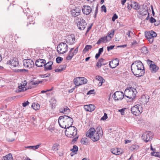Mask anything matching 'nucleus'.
Returning a JSON list of instances; mask_svg holds the SVG:
<instances>
[{"label":"nucleus","mask_w":160,"mask_h":160,"mask_svg":"<svg viewBox=\"0 0 160 160\" xmlns=\"http://www.w3.org/2000/svg\"><path fill=\"white\" fill-rule=\"evenodd\" d=\"M131 70L133 74L138 77L143 76L145 73L143 64L139 60L136 61L132 64Z\"/></svg>","instance_id":"1"},{"label":"nucleus","mask_w":160,"mask_h":160,"mask_svg":"<svg viewBox=\"0 0 160 160\" xmlns=\"http://www.w3.org/2000/svg\"><path fill=\"white\" fill-rule=\"evenodd\" d=\"M58 122L61 127L66 128L72 125L73 120L71 117L67 115H64L59 117Z\"/></svg>","instance_id":"2"},{"label":"nucleus","mask_w":160,"mask_h":160,"mask_svg":"<svg viewBox=\"0 0 160 160\" xmlns=\"http://www.w3.org/2000/svg\"><path fill=\"white\" fill-rule=\"evenodd\" d=\"M86 136L90 138L93 142H96L99 140L101 136L96 132V131L94 128H91L86 132Z\"/></svg>","instance_id":"3"},{"label":"nucleus","mask_w":160,"mask_h":160,"mask_svg":"<svg viewBox=\"0 0 160 160\" xmlns=\"http://www.w3.org/2000/svg\"><path fill=\"white\" fill-rule=\"evenodd\" d=\"M65 131V134L68 137L74 138L77 134V130L74 126H70L68 127Z\"/></svg>","instance_id":"4"},{"label":"nucleus","mask_w":160,"mask_h":160,"mask_svg":"<svg viewBox=\"0 0 160 160\" xmlns=\"http://www.w3.org/2000/svg\"><path fill=\"white\" fill-rule=\"evenodd\" d=\"M68 46L65 43L62 42L60 43L57 47V51L58 53L63 54L68 50Z\"/></svg>","instance_id":"5"},{"label":"nucleus","mask_w":160,"mask_h":160,"mask_svg":"<svg viewBox=\"0 0 160 160\" xmlns=\"http://www.w3.org/2000/svg\"><path fill=\"white\" fill-rule=\"evenodd\" d=\"M142 108L141 105L137 104L131 108L132 113L136 116L139 115L142 112Z\"/></svg>","instance_id":"6"},{"label":"nucleus","mask_w":160,"mask_h":160,"mask_svg":"<svg viewBox=\"0 0 160 160\" xmlns=\"http://www.w3.org/2000/svg\"><path fill=\"white\" fill-rule=\"evenodd\" d=\"M153 134L150 131L147 132L142 135V139L145 142L151 141L153 138Z\"/></svg>","instance_id":"7"},{"label":"nucleus","mask_w":160,"mask_h":160,"mask_svg":"<svg viewBox=\"0 0 160 160\" xmlns=\"http://www.w3.org/2000/svg\"><path fill=\"white\" fill-rule=\"evenodd\" d=\"M112 96L115 100H122L124 96L123 92L119 91H117L115 92Z\"/></svg>","instance_id":"8"},{"label":"nucleus","mask_w":160,"mask_h":160,"mask_svg":"<svg viewBox=\"0 0 160 160\" xmlns=\"http://www.w3.org/2000/svg\"><path fill=\"white\" fill-rule=\"evenodd\" d=\"M7 64L10 65L14 67H18L19 65L18 59L16 58H14L8 61Z\"/></svg>","instance_id":"9"},{"label":"nucleus","mask_w":160,"mask_h":160,"mask_svg":"<svg viewBox=\"0 0 160 160\" xmlns=\"http://www.w3.org/2000/svg\"><path fill=\"white\" fill-rule=\"evenodd\" d=\"M87 23L85 20L82 18L80 19V20L78 21L77 25L79 29L80 30H83L86 28Z\"/></svg>","instance_id":"10"},{"label":"nucleus","mask_w":160,"mask_h":160,"mask_svg":"<svg viewBox=\"0 0 160 160\" xmlns=\"http://www.w3.org/2000/svg\"><path fill=\"white\" fill-rule=\"evenodd\" d=\"M125 92L127 93V95H125V96L129 99H132L135 97V94L133 90L132 89H127L125 90Z\"/></svg>","instance_id":"11"},{"label":"nucleus","mask_w":160,"mask_h":160,"mask_svg":"<svg viewBox=\"0 0 160 160\" xmlns=\"http://www.w3.org/2000/svg\"><path fill=\"white\" fill-rule=\"evenodd\" d=\"M24 66L27 68H31L34 66L33 61L30 59H24L23 61Z\"/></svg>","instance_id":"12"},{"label":"nucleus","mask_w":160,"mask_h":160,"mask_svg":"<svg viewBox=\"0 0 160 160\" xmlns=\"http://www.w3.org/2000/svg\"><path fill=\"white\" fill-rule=\"evenodd\" d=\"M82 10L83 13L86 15H88L92 11L91 8L88 5L83 6Z\"/></svg>","instance_id":"13"},{"label":"nucleus","mask_w":160,"mask_h":160,"mask_svg":"<svg viewBox=\"0 0 160 160\" xmlns=\"http://www.w3.org/2000/svg\"><path fill=\"white\" fill-rule=\"evenodd\" d=\"M84 79L83 77H77L74 79L73 82L74 84L76 86H79L85 83V82L82 81Z\"/></svg>","instance_id":"14"},{"label":"nucleus","mask_w":160,"mask_h":160,"mask_svg":"<svg viewBox=\"0 0 160 160\" xmlns=\"http://www.w3.org/2000/svg\"><path fill=\"white\" fill-rule=\"evenodd\" d=\"M119 61L118 59L116 58L110 61L109 65L111 68H116L119 64Z\"/></svg>","instance_id":"15"},{"label":"nucleus","mask_w":160,"mask_h":160,"mask_svg":"<svg viewBox=\"0 0 160 160\" xmlns=\"http://www.w3.org/2000/svg\"><path fill=\"white\" fill-rule=\"evenodd\" d=\"M53 64V62L52 61H51L48 62L47 63L45 61V63L44 65V70L45 71L51 70L52 69V66Z\"/></svg>","instance_id":"16"},{"label":"nucleus","mask_w":160,"mask_h":160,"mask_svg":"<svg viewBox=\"0 0 160 160\" xmlns=\"http://www.w3.org/2000/svg\"><path fill=\"white\" fill-rule=\"evenodd\" d=\"M45 59H37L35 62V65L38 67H42L45 63Z\"/></svg>","instance_id":"17"},{"label":"nucleus","mask_w":160,"mask_h":160,"mask_svg":"<svg viewBox=\"0 0 160 160\" xmlns=\"http://www.w3.org/2000/svg\"><path fill=\"white\" fill-rule=\"evenodd\" d=\"M105 60L102 58H101L98 60L96 66L98 68H100L102 65H106L108 63Z\"/></svg>","instance_id":"18"},{"label":"nucleus","mask_w":160,"mask_h":160,"mask_svg":"<svg viewBox=\"0 0 160 160\" xmlns=\"http://www.w3.org/2000/svg\"><path fill=\"white\" fill-rule=\"evenodd\" d=\"M84 108L86 111L89 112L93 111L95 108V106L93 104L85 105Z\"/></svg>","instance_id":"19"},{"label":"nucleus","mask_w":160,"mask_h":160,"mask_svg":"<svg viewBox=\"0 0 160 160\" xmlns=\"http://www.w3.org/2000/svg\"><path fill=\"white\" fill-rule=\"evenodd\" d=\"M75 40V38L74 35H70L68 36L66 40V42L70 45H72L73 44Z\"/></svg>","instance_id":"20"},{"label":"nucleus","mask_w":160,"mask_h":160,"mask_svg":"<svg viewBox=\"0 0 160 160\" xmlns=\"http://www.w3.org/2000/svg\"><path fill=\"white\" fill-rule=\"evenodd\" d=\"M150 70L152 72H156L159 69V67L157 66L154 63L151 64L149 66Z\"/></svg>","instance_id":"21"},{"label":"nucleus","mask_w":160,"mask_h":160,"mask_svg":"<svg viewBox=\"0 0 160 160\" xmlns=\"http://www.w3.org/2000/svg\"><path fill=\"white\" fill-rule=\"evenodd\" d=\"M145 36L149 37H156L157 36L156 33L154 31L151 30L147 32H145Z\"/></svg>","instance_id":"22"},{"label":"nucleus","mask_w":160,"mask_h":160,"mask_svg":"<svg viewBox=\"0 0 160 160\" xmlns=\"http://www.w3.org/2000/svg\"><path fill=\"white\" fill-rule=\"evenodd\" d=\"M149 96L148 95L145 96L144 95H142L141 98V102L144 104L147 103L149 101Z\"/></svg>","instance_id":"23"},{"label":"nucleus","mask_w":160,"mask_h":160,"mask_svg":"<svg viewBox=\"0 0 160 160\" xmlns=\"http://www.w3.org/2000/svg\"><path fill=\"white\" fill-rule=\"evenodd\" d=\"M133 8L136 10H139L140 8V5L137 2L133 1L132 2Z\"/></svg>","instance_id":"24"},{"label":"nucleus","mask_w":160,"mask_h":160,"mask_svg":"<svg viewBox=\"0 0 160 160\" xmlns=\"http://www.w3.org/2000/svg\"><path fill=\"white\" fill-rule=\"evenodd\" d=\"M51 108L52 109L55 108L56 106V101L54 98H52L50 101Z\"/></svg>","instance_id":"25"},{"label":"nucleus","mask_w":160,"mask_h":160,"mask_svg":"<svg viewBox=\"0 0 160 160\" xmlns=\"http://www.w3.org/2000/svg\"><path fill=\"white\" fill-rule=\"evenodd\" d=\"M2 160H13L12 155L11 153H9L3 156Z\"/></svg>","instance_id":"26"},{"label":"nucleus","mask_w":160,"mask_h":160,"mask_svg":"<svg viewBox=\"0 0 160 160\" xmlns=\"http://www.w3.org/2000/svg\"><path fill=\"white\" fill-rule=\"evenodd\" d=\"M43 81H40L39 80L35 81H32L30 82L29 83L30 85V86L32 87V88L33 87V85H38L39 83H42V82Z\"/></svg>","instance_id":"27"},{"label":"nucleus","mask_w":160,"mask_h":160,"mask_svg":"<svg viewBox=\"0 0 160 160\" xmlns=\"http://www.w3.org/2000/svg\"><path fill=\"white\" fill-rule=\"evenodd\" d=\"M70 110L67 107L64 108L63 109L61 108L60 110V112L61 113H65V114H67L70 112Z\"/></svg>","instance_id":"28"},{"label":"nucleus","mask_w":160,"mask_h":160,"mask_svg":"<svg viewBox=\"0 0 160 160\" xmlns=\"http://www.w3.org/2000/svg\"><path fill=\"white\" fill-rule=\"evenodd\" d=\"M78 150V147L76 145H74L73 146V148L71 149L70 151H72V152L74 154H75L77 153Z\"/></svg>","instance_id":"29"},{"label":"nucleus","mask_w":160,"mask_h":160,"mask_svg":"<svg viewBox=\"0 0 160 160\" xmlns=\"http://www.w3.org/2000/svg\"><path fill=\"white\" fill-rule=\"evenodd\" d=\"M32 86H29L28 88H27V87L25 88H23V87L22 85L21 86H19L18 88L19 89H21V91H24L28 89L31 88H32Z\"/></svg>","instance_id":"30"},{"label":"nucleus","mask_w":160,"mask_h":160,"mask_svg":"<svg viewBox=\"0 0 160 160\" xmlns=\"http://www.w3.org/2000/svg\"><path fill=\"white\" fill-rule=\"evenodd\" d=\"M96 132L98 133V134H99L101 137H102V130L101 127H98L96 128Z\"/></svg>","instance_id":"31"},{"label":"nucleus","mask_w":160,"mask_h":160,"mask_svg":"<svg viewBox=\"0 0 160 160\" xmlns=\"http://www.w3.org/2000/svg\"><path fill=\"white\" fill-rule=\"evenodd\" d=\"M74 55L73 52H69L68 55L66 57V59L68 60H71Z\"/></svg>","instance_id":"32"},{"label":"nucleus","mask_w":160,"mask_h":160,"mask_svg":"<svg viewBox=\"0 0 160 160\" xmlns=\"http://www.w3.org/2000/svg\"><path fill=\"white\" fill-rule=\"evenodd\" d=\"M41 145V144L37 145L36 146H28L27 148H30V149H32L33 150H35L36 149H38L40 146Z\"/></svg>","instance_id":"33"},{"label":"nucleus","mask_w":160,"mask_h":160,"mask_svg":"<svg viewBox=\"0 0 160 160\" xmlns=\"http://www.w3.org/2000/svg\"><path fill=\"white\" fill-rule=\"evenodd\" d=\"M88 139L86 138H82L81 141L82 144L84 145H87L88 143Z\"/></svg>","instance_id":"34"},{"label":"nucleus","mask_w":160,"mask_h":160,"mask_svg":"<svg viewBox=\"0 0 160 160\" xmlns=\"http://www.w3.org/2000/svg\"><path fill=\"white\" fill-rule=\"evenodd\" d=\"M142 8L140 9V12L148 11V8L147 5L143 4L142 5Z\"/></svg>","instance_id":"35"},{"label":"nucleus","mask_w":160,"mask_h":160,"mask_svg":"<svg viewBox=\"0 0 160 160\" xmlns=\"http://www.w3.org/2000/svg\"><path fill=\"white\" fill-rule=\"evenodd\" d=\"M142 52L143 53L146 54L148 52V50L147 48L145 46L142 47L141 48Z\"/></svg>","instance_id":"36"},{"label":"nucleus","mask_w":160,"mask_h":160,"mask_svg":"<svg viewBox=\"0 0 160 160\" xmlns=\"http://www.w3.org/2000/svg\"><path fill=\"white\" fill-rule=\"evenodd\" d=\"M71 14L72 16L74 17L78 16L79 15V13L76 12L74 9L72 10L71 11Z\"/></svg>","instance_id":"37"},{"label":"nucleus","mask_w":160,"mask_h":160,"mask_svg":"<svg viewBox=\"0 0 160 160\" xmlns=\"http://www.w3.org/2000/svg\"><path fill=\"white\" fill-rule=\"evenodd\" d=\"M138 146L137 145H133L130 148L131 150L132 151H134L137 150L138 148Z\"/></svg>","instance_id":"38"},{"label":"nucleus","mask_w":160,"mask_h":160,"mask_svg":"<svg viewBox=\"0 0 160 160\" xmlns=\"http://www.w3.org/2000/svg\"><path fill=\"white\" fill-rule=\"evenodd\" d=\"M32 107L35 110H36L38 109L39 108V105L38 104H35V103H32Z\"/></svg>","instance_id":"39"},{"label":"nucleus","mask_w":160,"mask_h":160,"mask_svg":"<svg viewBox=\"0 0 160 160\" xmlns=\"http://www.w3.org/2000/svg\"><path fill=\"white\" fill-rule=\"evenodd\" d=\"M96 79L98 80L99 82H102L103 83L105 81V80L101 76H98L96 78Z\"/></svg>","instance_id":"40"},{"label":"nucleus","mask_w":160,"mask_h":160,"mask_svg":"<svg viewBox=\"0 0 160 160\" xmlns=\"http://www.w3.org/2000/svg\"><path fill=\"white\" fill-rule=\"evenodd\" d=\"M151 154L152 156H154L157 157H158L160 158V153L159 152H151Z\"/></svg>","instance_id":"41"},{"label":"nucleus","mask_w":160,"mask_h":160,"mask_svg":"<svg viewBox=\"0 0 160 160\" xmlns=\"http://www.w3.org/2000/svg\"><path fill=\"white\" fill-rule=\"evenodd\" d=\"M58 143H55L54 144L53 147L52 148V149L53 150L56 151L58 150Z\"/></svg>","instance_id":"42"},{"label":"nucleus","mask_w":160,"mask_h":160,"mask_svg":"<svg viewBox=\"0 0 160 160\" xmlns=\"http://www.w3.org/2000/svg\"><path fill=\"white\" fill-rule=\"evenodd\" d=\"M92 48V46L91 45H87L85 46L83 51H88L89 49H91Z\"/></svg>","instance_id":"43"},{"label":"nucleus","mask_w":160,"mask_h":160,"mask_svg":"<svg viewBox=\"0 0 160 160\" xmlns=\"http://www.w3.org/2000/svg\"><path fill=\"white\" fill-rule=\"evenodd\" d=\"M138 43L136 41L134 40L131 42V46L132 48H135L138 45Z\"/></svg>","instance_id":"44"},{"label":"nucleus","mask_w":160,"mask_h":160,"mask_svg":"<svg viewBox=\"0 0 160 160\" xmlns=\"http://www.w3.org/2000/svg\"><path fill=\"white\" fill-rule=\"evenodd\" d=\"M66 67L67 65L66 64L61 65L59 66V68H60L62 71H63L66 68Z\"/></svg>","instance_id":"45"},{"label":"nucleus","mask_w":160,"mask_h":160,"mask_svg":"<svg viewBox=\"0 0 160 160\" xmlns=\"http://www.w3.org/2000/svg\"><path fill=\"white\" fill-rule=\"evenodd\" d=\"M148 39L149 42L150 43H152L154 40V37H149L145 36Z\"/></svg>","instance_id":"46"},{"label":"nucleus","mask_w":160,"mask_h":160,"mask_svg":"<svg viewBox=\"0 0 160 160\" xmlns=\"http://www.w3.org/2000/svg\"><path fill=\"white\" fill-rule=\"evenodd\" d=\"M132 2H130L129 3H127L128 4L127 8L128 10H131L132 8Z\"/></svg>","instance_id":"47"},{"label":"nucleus","mask_w":160,"mask_h":160,"mask_svg":"<svg viewBox=\"0 0 160 160\" xmlns=\"http://www.w3.org/2000/svg\"><path fill=\"white\" fill-rule=\"evenodd\" d=\"M114 30H112L110 32H109L108 33V35L109 36H111V38H112L114 35Z\"/></svg>","instance_id":"48"},{"label":"nucleus","mask_w":160,"mask_h":160,"mask_svg":"<svg viewBox=\"0 0 160 160\" xmlns=\"http://www.w3.org/2000/svg\"><path fill=\"white\" fill-rule=\"evenodd\" d=\"M63 58L60 57H58L56 58V62L57 63H59L61 61H62Z\"/></svg>","instance_id":"49"},{"label":"nucleus","mask_w":160,"mask_h":160,"mask_svg":"<svg viewBox=\"0 0 160 160\" xmlns=\"http://www.w3.org/2000/svg\"><path fill=\"white\" fill-rule=\"evenodd\" d=\"M108 115L107 113H105L104 116L101 118L100 120H105L108 118Z\"/></svg>","instance_id":"50"},{"label":"nucleus","mask_w":160,"mask_h":160,"mask_svg":"<svg viewBox=\"0 0 160 160\" xmlns=\"http://www.w3.org/2000/svg\"><path fill=\"white\" fill-rule=\"evenodd\" d=\"M27 70L25 69H21L16 70L15 71V72H25Z\"/></svg>","instance_id":"51"},{"label":"nucleus","mask_w":160,"mask_h":160,"mask_svg":"<svg viewBox=\"0 0 160 160\" xmlns=\"http://www.w3.org/2000/svg\"><path fill=\"white\" fill-rule=\"evenodd\" d=\"M117 148L116 149H111V152L113 154H114L116 155H118V153L117 152V151L116 152Z\"/></svg>","instance_id":"52"},{"label":"nucleus","mask_w":160,"mask_h":160,"mask_svg":"<svg viewBox=\"0 0 160 160\" xmlns=\"http://www.w3.org/2000/svg\"><path fill=\"white\" fill-rule=\"evenodd\" d=\"M51 75L50 74L47 73L44 74H42L41 75V78H46L48 77Z\"/></svg>","instance_id":"53"},{"label":"nucleus","mask_w":160,"mask_h":160,"mask_svg":"<svg viewBox=\"0 0 160 160\" xmlns=\"http://www.w3.org/2000/svg\"><path fill=\"white\" fill-rule=\"evenodd\" d=\"M32 18H32V16H30V17H29V18H28V19H29V24H34L35 23V22L33 20H32L31 21H30V20H32Z\"/></svg>","instance_id":"54"},{"label":"nucleus","mask_w":160,"mask_h":160,"mask_svg":"<svg viewBox=\"0 0 160 160\" xmlns=\"http://www.w3.org/2000/svg\"><path fill=\"white\" fill-rule=\"evenodd\" d=\"M118 18V15L116 14H114L113 15L112 18V20L113 22H114L115 20L116 19Z\"/></svg>","instance_id":"55"},{"label":"nucleus","mask_w":160,"mask_h":160,"mask_svg":"<svg viewBox=\"0 0 160 160\" xmlns=\"http://www.w3.org/2000/svg\"><path fill=\"white\" fill-rule=\"evenodd\" d=\"M114 47L115 45H111L108 47H107V50L108 51H109L111 50Z\"/></svg>","instance_id":"56"},{"label":"nucleus","mask_w":160,"mask_h":160,"mask_svg":"<svg viewBox=\"0 0 160 160\" xmlns=\"http://www.w3.org/2000/svg\"><path fill=\"white\" fill-rule=\"evenodd\" d=\"M101 10L102 11H103L105 12H107L106 8V7L105 6V5H103L101 7Z\"/></svg>","instance_id":"57"},{"label":"nucleus","mask_w":160,"mask_h":160,"mask_svg":"<svg viewBox=\"0 0 160 160\" xmlns=\"http://www.w3.org/2000/svg\"><path fill=\"white\" fill-rule=\"evenodd\" d=\"M150 22L151 23H153L154 22H156V20L154 18L151 17L150 20Z\"/></svg>","instance_id":"58"},{"label":"nucleus","mask_w":160,"mask_h":160,"mask_svg":"<svg viewBox=\"0 0 160 160\" xmlns=\"http://www.w3.org/2000/svg\"><path fill=\"white\" fill-rule=\"evenodd\" d=\"M125 108H122L118 110L119 112H121V115H123L124 114V110Z\"/></svg>","instance_id":"59"},{"label":"nucleus","mask_w":160,"mask_h":160,"mask_svg":"<svg viewBox=\"0 0 160 160\" xmlns=\"http://www.w3.org/2000/svg\"><path fill=\"white\" fill-rule=\"evenodd\" d=\"M106 38V41L107 42L109 41L112 38L111 36H109L108 35L105 37Z\"/></svg>","instance_id":"60"},{"label":"nucleus","mask_w":160,"mask_h":160,"mask_svg":"<svg viewBox=\"0 0 160 160\" xmlns=\"http://www.w3.org/2000/svg\"><path fill=\"white\" fill-rule=\"evenodd\" d=\"M29 103V102L27 101L22 103V106L23 107H26L27 105H28Z\"/></svg>","instance_id":"61"},{"label":"nucleus","mask_w":160,"mask_h":160,"mask_svg":"<svg viewBox=\"0 0 160 160\" xmlns=\"http://www.w3.org/2000/svg\"><path fill=\"white\" fill-rule=\"evenodd\" d=\"M130 33L133 34V33L130 30H129L128 32L126 34L128 36L129 38H131V36L130 35Z\"/></svg>","instance_id":"62"},{"label":"nucleus","mask_w":160,"mask_h":160,"mask_svg":"<svg viewBox=\"0 0 160 160\" xmlns=\"http://www.w3.org/2000/svg\"><path fill=\"white\" fill-rule=\"evenodd\" d=\"M78 138V136H76L72 140V142L73 143H74L75 142H76Z\"/></svg>","instance_id":"63"},{"label":"nucleus","mask_w":160,"mask_h":160,"mask_svg":"<svg viewBox=\"0 0 160 160\" xmlns=\"http://www.w3.org/2000/svg\"><path fill=\"white\" fill-rule=\"evenodd\" d=\"M74 9L75 11H76V12H78V13H79V15L81 12V10L78 8H76Z\"/></svg>","instance_id":"64"}]
</instances>
